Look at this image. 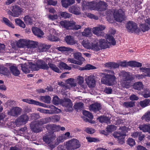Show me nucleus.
I'll return each mask as SVG.
<instances>
[{
    "label": "nucleus",
    "mask_w": 150,
    "mask_h": 150,
    "mask_svg": "<svg viewBox=\"0 0 150 150\" xmlns=\"http://www.w3.org/2000/svg\"><path fill=\"white\" fill-rule=\"evenodd\" d=\"M31 130L35 133H38L42 130V126L37 122H31L30 125Z\"/></svg>",
    "instance_id": "obj_11"
},
{
    "label": "nucleus",
    "mask_w": 150,
    "mask_h": 150,
    "mask_svg": "<svg viewBox=\"0 0 150 150\" xmlns=\"http://www.w3.org/2000/svg\"><path fill=\"white\" fill-rule=\"evenodd\" d=\"M80 10L79 8H77L74 6H72L69 8V11L70 12L77 15L80 14Z\"/></svg>",
    "instance_id": "obj_26"
},
{
    "label": "nucleus",
    "mask_w": 150,
    "mask_h": 150,
    "mask_svg": "<svg viewBox=\"0 0 150 150\" xmlns=\"http://www.w3.org/2000/svg\"><path fill=\"white\" fill-rule=\"evenodd\" d=\"M144 86L141 82H138L134 83L133 85V88L135 89L138 90H140L143 88Z\"/></svg>",
    "instance_id": "obj_32"
},
{
    "label": "nucleus",
    "mask_w": 150,
    "mask_h": 150,
    "mask_svg": "<svg viewBox=\"0 0 150 150\" xmlns=\"http://www.w3.org/2000/svg\"><path fill=\"white\" fill-rule=\"evenodd\" d=\"M48 64L50 68L54 71L58 73H61L60 70L54 64L50 63H48Z\"/></svg>",
    "instance_id": "obj_34"
},
{
    "label": "nucleus",
    "mask_w": 150,
    "mask_h": 150,
    "mask_svg": "<svg viewBox=\"0 0 150 150\" xmlns=\"http://www.w3.org/2000/svg\"><path fill=\"white\" fill-rule=\"evenodd\" d=\"M123 105L127 108L132 107L135 106V102L132 101L125 102L123 103Z\"/></svg>",
    "instance_id": "obj_43"
},
{
    "label": "nucleus",
    "mask_w": 150,
    "mask_h": 150,
    "mask_svg": "<svg viewBox=\"0 0 150 150\" xmlns=\"http://www.w3.org/2000/svg\"><path fill=\"white\" fill-rule=\"evenodd\" d=\"M80 144L78 140L73 139L68 142L67 148L69 150H74L79 148Z\"/></svg>",
    "instance_id": "obj_4"
},
{
    "label": "nucleus",
    "mask_w": 150,
    "mask_h": 150,
    "mask_svg": "<svg viewBox=\"0 0 150 150\" xmlns=\"http://www.w3.org/2000/svg\"><path fill=\"white\" fill-rule=\"evenodd\" d=\"M38 44V42H37L27 40L26 48L27 51L29 52L28 53L31 54L34 52V49L37 47Z\"/></svg>",
    "instance_id": "obj_6"
},
{
    "label": "nucleus",
    "mask_w": 150,
    "mask_h": 150,
    "mask_svg": "<svg viewBox=\"0 0 150 150\" xmlns=\"http://www.w3.org/2000/svg\"><path fill=\"white\" fill-rule=\"evenodd\" d=\"M24 20L25 23L27 24L31 25L33 23V20L29 16H25L24 18Z\"/></svg>",
    "instance_id": "obj_44"
},
{
    "label": "nucleus",
    "mask_w": 150,
    "mask_h": 150,
    "mask_svg": "<svg viewBox=\"0 0 150 150\" xmlns=\"http://www.w3.org/2000/svg\"><path fill=\"white\" fill-rule=\"evenodd\" d=\"M90 49L97 52L100 50V48L98 42L92 43Z\"/></svg>",
    "instance_id": "obj_29"
},
{
    "label": "nucleus",
    "mask_w": 150,
    "mask_h": 150,
    "mask_svg": "<svg viewBox=\"0 0 150 150\" xmlns=\"http://www.w3.org/2000/svg\"><path fill=\"white\" fill-rule=\"evenodd\" d=\"M48 108L50 109V110L52 114L57 113L60 111L59 109L53 105H49Z\"/></svg>",
    "instance_id": "obj_45"
},
{
    "label": "nucleus",
    "mask_w": 150,
    "mask_h": 150,
    "mask_svg": "<svg viewBox=\"0 0 150 150\" xmlns=\"http://www.w3.org/2000/svg\"><path fill=\"white\" fill-rule=\"evenodd\" d=\"M48 37V39L52 41H58L59 40L57 37H55L51 34L49 35Z\"/></svg>",
    "instance_id": "obj_61"
},
{
    "label": "nucleus",
    "mask_w": 150,
    "mask_h": 150,
    "mask_svg": "<svg viewBox=\"0 0 150 150\" xmlns=\"http://www.w3.org/2000/svg\"><path fill=\"white\" fill-rule=\"evenodd\" d=\"M50 121L51 120L54 122H57L58 121L60 118V117L58 115H55L49 117Z\"/></svg>",
    "instance_id": "obj_52"
},
{
    "label": "nucleus",
    "mask_w": 150,
    "mask_h": 150,
    "mask_svg": "<svg viewBox=\"0 0 150 150\" xmlns=\"http://www.w3.org/2000/svg\"><path fill=\"white\" fill-rule=\"evenodd\" d=\"M50 121L49 117L45 119H40V120L38 121L37 122L40 125L42 126V125L46 124Z\"/></svg>",
    "instance_id": "obj_49"
},
{
    "label": "nucleus",
    "mask_w": 150,
    "mask_h": 150,
    "mask_svg": "<svg viewBox=\"0 0 150 150\" xmlns=\"http://www.w3.org/2000/svg\"><path fill=\"white\" fill-rule=\"evenodd\" d=\"M74 79L73 78L68 79L66 81L67 83L69 84L71 87H75L76 86V83L74 81Z\"/></svg>",
    "instance_id": "obj_51"
},
{
    "label": "nucleus",
    "mask_w": 150,
    "mask_h": 150,
    "mask_svg": "<svg viewBox=\"0 0 150 150\" xmlns=\"http://www.w3.org/2000/svg\"><path fill=\"white\" fill-rule=\"evenodd\" d=\"M32 31L34 34L38 37H41L44 35L43 32L40 29L36 27L33 28Z\"/></svg>",
    "instance_id": "obj_24"
},
{
    "label": "nucleus",
    "mask_w": 150,
    "mask_h": 150,
    "mask_svg": "<svg viewBox=\"0 0 150 150\" xmlns=\"http://www.w3.org/2000/svg\"><path fill=\"white\" fill-rule=\"evenodd\" d=\"M3 21L4 23L7 26L12 28H14L15 27L14 25L8 18L4 17L3 18Z\"/></svg>",
    "instance_id": "obj_37"
},
{
    "label": "nucleus",
    "mask_w": 150,
    "mask_h": 150,
    "mask_svg": "<svg viewBox=\"0 0 150 150\" xmlns=\"http://www.w3.org/2000/svg\"><path fill=\"white\" fill-rule=\"evenodd\" d=\"M23 9L18 6L15 5L13 6L12 11L13 12L12 13V16L14 17H18L20 15Z\"/></svg>",
    "instance_id": "obj_13"
},
{
    "label": "nucleus",
    "mask_w": 150,
    "mask_h": 150,
    "mask_svg": "<svg viewBox=\"0 0 150 150\" xmlns=\"http://www.w3.org/2000/svg\"><path fill=\"white\" fill-rule=\"evenodd\" d=\"M83 114L90 119H92L93 118V115L88 111L84 110L83 112Z\"/></svg>",
    "instance_id": "obj_56"
},
{
    "label": "nucleus",
    "mask_w": 150,
    "mask_h": 150,
    "mask_svg": "<svg viewBox=\"0 0 150 150\" xmlns=\"http://www.w3.org/2000/svg\"><path fill=\"white\" fill-rule=\"evenodd\" d=\"M9 69L12 74L15 76H18L20 74L19 71L15 66L12 65L10 66Z\"/></svg>",
    "instance_id": "obj_25"
},
{
    "label": "nucleus",
    "mask_w": 150,
    "mask_h": 150,
    "mask_svg": "<svg viewBox=\"0 0 150 150\" xmlns=\"http://www.w3.org/2000/svg\"><path fill=\"white\" fill-rule=\"evenodd\" d=\"M23 101L27 103L28 104H35L36 100L29 98L23 99L22 100Z\"/></svg>",
    "instance_id": "obj_54"
},
{
    "label": "nucleus",
    "mask_w": 150,
    "mask_h": 150,
    "mask_svg": "<svg viewBox=\"0 0 150 150\" xmlns=\"http://www.w3.org/2000/svg\"><path fill=\"white\" fill-rule=\"evenodd\" d=\"M35 63L39 68L44 69H48L49 67L45 61L41 59L38 60Z\"/></svg>",
    "instance_id": "obj_16"
},
{
    "label": "nucleus",
    "mask_w": 150,
    "mask_h": 150,
    "mask_svg": "<svg viewBox=\"0 0 150 150\" xmlns=\"http://www.w3.org/2000/svg\"><path fill=\"white\" fill-rule=\"evenodd\" d=\"M55 138L53 134H50L48 132L43 137V139L44 142L47 144H49L53 140V139Z\"/></svg>",
    "instance_id": "obj_17"
},
{
    "label": "nucleus",
    "mask_w": 150,
    "mask_h": 150,
    "mask_svg": "<svg viewBox=\"0 0 150 150\" xmlns=\"http://www.w3.org/2000/svg\"><path fill=\"white\" fill-rule=\"evenodd\" d=\"M29 119L28 116L26 115H21L15 121V123L17 126L25 124Z\"/></svg>",
    "instance_id": "obj_8"
},
{
    "label": "nucleus",
    "mask_w": 150,
    "mask_h": 150,
    "mask_svg": "<svg viewBox=\"0 0 150 150\" xmlns=\"http://www.w3.org/2000/svg\"><path fill=\"white\" fill-rule=\"evenodd\" d=\"M140 130H142L143 132H149V129L150 128V125H140L139 127Z\"/></svg>",
    "instance_id": "obj_42"
},
{
    "label": "nucleus",
    "mask_w": 150,
    "mask_h": 150,
    "mask_svg": "<svg viewBox=\"0 0 150 150\" xmlns=\"http://www.w3.org/2000/svg\"><path fill=\"white\" fill-rule=\"evenodd\" d=\"M139 69L144 74L146 77H150V68L142 67L140 68Z\"/></svg>",
    "instance_id": "obj_27"
},
{
    "label": "nucleus",
    "mask_w": 150,
    "mask_h": 150,
    "mask_svg": "<svg viewBox=\"0 0 150 150\" xmlns=\"http://www.w3.org/2000/svg\"><path fill=\"white\" fill-rule=\"evenodd\" d=\"M140 105L141 107L144 108L150 105V100L149 99H146L143 101L140 102Z\"/></svg>",
    "instance_id": "obj_39"
},
{
    "label": "nucleus",
    "mask_w": 150,
    "mask_h": 150,
    "mask_svg": "<svg viewBox=\"0 0 150 150\" xmlns=\"http://www.w3.org/2000/svg\"><path fill=\"white\" fill-rule=\"evenodd\" d=\"M29 67L31 69L32 71H37L39 69L38 65L36 63L35 64H30L29 66Z\"/></svg>",
    "instance_id": "obj_57"
},
{
    "label": "nucleus",
    "mask_w": 150,
    "mask_h": 150,
    "mask_svg": "<svg viewBox=\"0 0 150 150\" xmlns=\"http://www.w3.org/2000/svg\"><path fill=\"white\" fill-rule=\"evenodd\" d=\"M41 101L47 103H50L51 98L49 96H41L39 98Z\"/></svg>",
    "instance_id": "obj_28"
},
{
    "label": "nucleus",
    "mask_w": 150,
    "mask_h": 150,
    "mask_svg": "<svg viewBox=\"0 0 150 150\" xmlns=\"http://www.w3.org/2000/svg\"><path fill=\"white\" fill-rule=\"evenodd\" d=\"M58 50L61 51H70L72 49L70 47H66L64 46L59 47L58 48Z\"/></svg>",
    "instance_id": "obj_63"
},
{
    "label": "nucleus",
    "mask_w": 150,
    "mask_h": 150,
    "mask_svg": "<svg viewBox=\"0 0 150 150\" xmlns=\"http://www.w3.org/2000/svg\"><path fill=\"white\" fill-rule=\"evenodd\" d=\"M82 6L83 7L87 6L88 8H91L93 6V3L92 2H87L85 1H83Z\"/></svg>",
    "instance_id": "obj_50"
},
{
    "label": "nucleus",
    "mask_w": 150,
    "mask_h": 150,
    "mask_svg": "<svg viewBox=\"0 0 150 150\" xmlns=\"http://www.w3.org/2000/svg\"><path fill=\"white\" fill-rule=\"evenodd\" d=\"M116 129V127L112 125L108 126L106 128V130L109 132H111L115 130Z\"/></svg>",
    "instance_id": "obj_64"
},
{
    "label": "nucleus",
    "mask_w": 150,
    "mask_h": 150,
    "mask_svg": "<svg viewBox=\"0 0 150 150\" xmlns=\"http://www.w3.org/2000/svg\"><path fill=\"white\" fill-rule=\"evenodd\" d=\"M61 99H60L59 97L57 96L54 97L52 100V103L55 105H57L60 104V101Z\"/></svg>",
    "instance_id": "obj_60"
},
{
    "label": "nucleus",
    "mask_w": 150,
    "mask_h": 150,
    "mask_svg": "<svg viewBox=\"0 0 150 150\" xmlns=\"http://www.w3.org/2000/svg\"><path fill=\"white\" fill-rule=\"evenodd\" d=\"M21 111V109L18 107H15L13 108L10 110L8 112V114L9 115L15 116L19 115Z\"/></svg>",
    "instance_id": "obj_15"
},
{
    "label": "nucleus",
    "mask_w": 150,
    "mask_h": 150,
    "mask_svg": "<svg viewBox=\"0 0 150 150\" xmlns=\"http://www.w3.org/2000/svg\"><path fill=\"white\" fill-rule=\"evenodd\" d=\"M8 70L7 68L3 66H0V73L4 75H6L8 74Z\"/></svg>",
    "instance_id": "obj_46"
},
{
    "label": "nucleus",
    "mask_w": 150,
    "mask_h": 150,
    "mask_svg": "<svg viewBox=\"0 0 150 150\" xmlns=\"http://www.w3.org/2000/svg\"><path fill=\"white\" fill-rule=\"evenodd\" d=\"M96 68L95 67L92 65L91 64H87L83 68L82 70H90L96 69Z\"/></svg>",
    "instance_id": "obj_62"
},
{
    "label": "nucleus",
    "mask_w": 150,
    "mask_h": 150,
    "mask_svg": "<svg viewBox=\"0 0 150 150\" xmlns=\"http://www.w3.org/2000/svg\"><path fill=\"white\" fill-rule=\"evenodd\" d=\"M51 46L47 45L45 44H40L38 47V51L39 52H44L47 51L50 48Z\"/></svg>",
    "instance_id": "obj_22"
},
{
    "label": "nucleus",
    "mask_w": 150,
    "mask_h": 150,
    "mask_svg": "<svg viewBox=\"0 0 150 150\" xmlns=\"http://www.w3.org/2000/svg\"><path fill=\"white\" fill-rule=\"evenodd\" d=\"M54 124H48L46 125V128L50 132V134H52Z\"/></svg>",
    "instance_id": "obj_59"
},
{
    "label": "nucleus",
    "mask_w": 150,
    "mask_h": 150,
    "mask_svg": "<svg viewBox=\"0 0 150 150\" xmlns=\"http://www.w3.org/2000/svg\"><path fill=\"white\" fill-rule=\"evenodd\" d=\"M128 65L131 67H140L142 66L141 63L136 61H132L128 62Z\"/></svg>",
    "instance_id": "obj_38"
},
{
    "label": "nucleus",
    "mask_w": 150,
    "mask_h": 150,
    "mask_svg": "<svg viewBox=\"0 0 150 150\" xmlns=\"http://www.w3.org/2000/svg\"><path fill=\"white\" fill-rule=\"evenodd\" d=\"M114 18L118 22H121L125 20L126 17L124 12L121 9L115 10L113 13Z\"/></svg>",
    "instance_id": "obj_5"
},
{
    "label": "nucleus",
    "mask_w": 150,
    "mask_h": 150,
    "mask_svg": "<svg viewBox=\"0 0 150 150\" xmlns=\"http://www.w3.org/2000/svg\"><path fill=\"white\" fill-rule=\"evenodd\" d=\"M126 135L125 134H121L117 132H115L113 135L115 138L118 139L119 143L121 144L124 143L125 137Z\"/></svg>",
    "instance_id": "obj_14"
},
{
    "label": "nucleus",
    "mask_w": 150,
    "mask_h": 150,
    "mask_svg": "<svg viewBox=\"0 0 150 150\" xmlns=\"http://www.w3.org/2000/svg\"><path fill=\"white\" fill-rule=\"evenodd\" d=\"M92 43L87 40H83L82 42V45L85 48L87 49H90Z\"/></svg>",
    "instance_id": "obj_31"
},
{
    "label": "nucleus",
    "mask_w": 150,
    "mask_h": 150,
    "mask_svg": "<svg viewBox=\"0 0 150 150\" xmlns=\"http://www.w3.org/2000/svg\"><path fill=\"white\" fill-rule=\"evenodd\" d=\"M147 23L146 22L145 23L141 24L140 26V30L143 32L148 31L149 29V27Z\"/></svg>",
    "instance_id": "obj_41"
},
{
    "label": "nucleus",
    "mask_w": 150,
    "mask_h": 150,
    "mask_svg": "<svg viewBox=\"0 0 150 150\" xmlns=\"http://www.w3.org/2000/svg\"><path fill=\"white\" fill-rule=\"evenodd\" d=\"M119 74L122 79L120 80V83L122 86L126 88H129L131 86V81L134 79L133 75L129 72L124 71L121 72Z\"/></svg>",
    "instance_id": "obj_2"
},
{
    "label": "nucleus",
    "mask_w": 150,
    "mask_h": 150,
    "mask_svg": "<svg viewBox=\"0 0 150 150\" xmlns=\"http://www.w3.org/2000/svg\"><path fill=\"white\" fill-rule=\"evenodd\" d=\"M105 71L107 72V74L103 73L100 74L101 76H103V78L101 79V83L108 86L113 85L116 79L114 71L109 70H105Z\"/></svg>",
    "instance_id": "obj_1"
},
{
    "label": "nucleus",
    "mask_w": 150,
    "mask_h": 150,
    "mask_svg": "<svg viewBox=\"0 0 150 150\" xmlns=\"http://www.w3.org/2000/svg\"><path fill=\"white\" fill-rule=\"evenodd\" d=\"M65 40L67 44L73 45L76 43V41L73 37L71 36L68 35L65 38Z\"/></svg>",
    "instance_id": "obj_20"
},
{
    "label": "nucleus",
    "mask_w": 150,
    "mask_h": 150,
    "mask_svg": "<svg viewBox=\"0 0 150 150\" xmlns=\"http://www.w3.org/2000/svg\"><path fill=\"white\" fill-rule=\"evenodd\" d=\"M99 43L100 49H105L109 47L110 44L115 45L116 42L113 37L108 35H107L106 40L102 39H100Z\"/></svg>",
    "instance_id": "obj_3"
},
{
    "label": "nucleus",
    "mask_w": 150,
    "mask_h": 150,
    "mask_svg": "<svg viewBox=\"0 0 150 150\" xmlns=\"http://www.w3.org/2000/svg\"><path fill=\"white\" fill-rule=\"evenodd\" d=\"M93 33L97 36H103L104 34L103 32L100 31L96 27L93 28Z\"/></svg>",
    "instance_id": "obj_35"
},
{
    "label": "nucleus",
    "mask_w": 150,
    "mask_h": 150,
    "mask_svg": "<svg viewBox=\"0 0 150 150\" xmlns=\"http://www.w3.org/2000/svg\"><path fill=\"white\" fill-rule=\"evenodd\" d=\"M86 139L88 141L90 142H100V140L98 138L91 137H86Z\"/></svg>",
    "instance_id": "obj_55"
},
{
    "label": "nucleus",
    "mask_w": 150,
    "mask_h": 150,
    "mask_svg": "<svg viewBox=\"0 0 150 150\" xmlns=\"http://www.w3.org/2000/svg\"><path fill=\"white\" fill-rule=\"evenodd\" d=\"M126 27L127 31L132 33L136 32L137 29L136 24L132 21H129L126 24Z\"/></svg>",
    "instance_id": "obj_9"
},
{
    "label": "nucleus",
    "mask_w": 150,
    "mask_h": 150,
    "mask_svg": "<svg viewBox=\"0 0 150 150\" xmlns=\"http://www.w3.org/2000/svg\"><path fill=\"white\" fill-rule=\"evenodd\" d=\"M91 34V29L88 28H85L84 31L82 32V35L83 36L88 37L90 36Z\"/></svg>",
    "instance_id": "obj_40"
},
{
    "label": "nucleus",
    "mask_w": 150,
    "mask_h": 150,
    "mask_svg": "<svg viewBox=\"0 0 150 150\" xmlns=\"http://www.w3.org/2000/svg\"><path fill=\"white\" fill-rule=\"evenodd\" d=\"M60 104L63 107L66 108L68 111H71L72 109L73 103L69 98L61 99Z\"/></svg>",
    "instance_id": "obj_7"
},
{
    "label": "nucleus",
    "mask_w": 150,
    "mask_h": 150,
    "mask_svg": "<svg viewBox=\"0 0 150 150\" xmlns=\"http://www.w3.org/2000/svg\"><path fill=\"white\" fill-rule=\"evenodd\" d=\"M74 57L75 59L79 60V62H81L85 60V59L82 56L80 52H76L74 53Z\"/></svg>",
    "instance_id": "obj_30"
},
{
    "label": "nucleus",
    "mask_w": 150,
    "mask_h": 150,
    "mask_svg": "<svg viewBox=\"0 0 150 150\" xmlns=\"http://www.w3.org/2000/svg\"><path fill=\"white\" fill-rule=\"evenodd\" d=\"M73 21H62L60 22V25L63 28L67 29H71L72 26L74 25V23Z\"/></svg>",
    "instance_id": "obj_12"
},
{
    "label": "nucleus",
    "mask_w": 150,
    "mask_h": 150,
    "mask_svg": "<svg viewBox=\"0 0 150 150\" xmlns=\"http://www.w3.org/2000/svg\"><path fill=\"white\" fill-rule=\"evenodd\" d=\"M27 41L26 39H21L17 42V45L19 47H23L25 45L26 46Z\"/></svg>",
    "instance_id": "obj_36"
},
{
    "label": "nucleus",
    "mask_w": 150,
    "mask_h": 150,
    "mask_svg": "<svg viewBox=\"0 0 150 150\" xmlns=\"http://www.w3.org/2000/svg\"><path fill=\"white\" fill-rule=\"evenodd\" d=\"M59 13L62 17L65 18H69L71 17V15L70 14L65 11L60 12Z\"/></svg>",
    "instance_id": "obj_53"
},
{
    "label": "nucleus",
    "mask_w": 150,
    "mask_h": 150,
    "mask_svg": "<svg viewBox=\"0 0 150 150\" xmlns=\"http://www.w3.org/2000/svg\"><path fill=\"white\" fill-rule=\"evenodd\" d=\"M89 108L90 110L96 112L99 111L101 109V108L100 103H96L90 105Z\"/></svg>",
    "instance_id": "obj_18"
},
{
    "label": "nucleus",
    "mask_w": 150,
    "mask_h": 150,
    "mask_svg": "<svg viewBox=\"0 0 150 150\" xmlns=\"http://www.w3.org/2000/svg\"><path fill=\"white\" fill-rule=\"evenodd\" d=\"M142 119L148 122L150 121V111L145 113L142 117Z\"/></svg>",
    "instance_id": "obj_47"
},
{
    "label": "nucleus",
    "mask_w": 150,
    "mask_h": 150,
    "mask_svg": "<svg viewBox=\"0 0 150 150\" xmlns=\"http://www.w3.org/2000/svg\"><path fill=\"white\" fill-rule=\"evenodd\" d=\"M99 121L101 123H106L107 124H110V119L108 117L104 116H101L97 118Z\"/></svg>",
    "instance_id": "obj_23"
},
{
    "label": "nucleus",
    "mask_w": 150,
    "mask_h": 150,
    "mask_svg": "<svg viewBox=\"0 0 150 150\" xmlns=\"http://www.w3.org/2000/svg\"><path fill=\"white\" fill-rule=\"evenodd\" d=\"M95 76L93 75H90L86 78L85 81L89 87L93 88L95 87L96 84Z\"/></svg>",
    "instance_id": "obj_10"
},
{
    "label": "nucleus",
    "mask_w": 150,
    "mask_h": 150,
    "mask_svg": "<svg viewBox=\"0 0 150 150\" xmlns=\"http://www.w3.org/2000/svg\"><path fill=\"white\" fill-rule=\"evenodd\" d=\"M59 67L61 69L62 68L69 70L71 69V67L69 66L65 63L62 62L59 63Z\"/></svg>",
    "instance_id": "obj_48"
},
{
    "label": "nucleus",
    "mask_w": 150,
    "mask_h": 150,
    "mask_svg": "<svg viewBox=\"0 0 150 150\" xmlns=\"http://www.w3.org/2000/svg\"><path fill=\"white\" fill-rule=\"evenodd\" d=\"M21 67L22 71L25 74L29 73L30 72L29 66L25 64H21Z\"/></svg>",
    "instance_id": "obj_33"
},
{
    "label": "nucleus",
    "mask_w": 150,
    "mask_h": 150,
    "mask_svg": "<svg viewBox=\"0 0 150 150\" xmlns=\"http://www.w3.org/2000/svg\"><path fill=\"white\" fill-rule=\"evenodd\" d=\"M83 103L80 102L75 104L74 106V108L76 109H80L83 108Z\"/></svg>",
    "instance_id": "obj_58"
},
{
    "label": "nucleus",
    "mask_w": 150,
    "mask_h": 150,
    "mask_svg": "<svg viewBox=\"0 0 150 150\" xmlns=\"http://www.w3.org/2000/svg\"><path fill=\"white\" fill-rule=\"evenodd\" d=\"M107 5L106 3L103 1H100L96 5L98 10L102 11L105 10L107 7Z\"/></svg>",
    "instance_id": "obj_19"
},
{
    "label": "nucleus",
    "mask_w": 150,
    "mask_h": 150,
    "mask_svg": "<svg viewBox=\"0 0 150 150\" xmlns=\"http://www.w3.org/2000/svg\"><path fill=\"white\" fill-rule=\"evenodd\" d=\"M74 2V0H62L61 1L62 6L65 8H67L70 5L73 4Z\"/></svg>",
    "instance_id": "obj_21"
}]
</instances>
